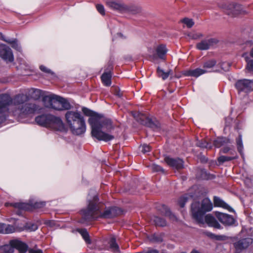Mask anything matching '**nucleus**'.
<instances>
[{"label": "nucleus", "instance_id": "f257e3e1", "mask_svg": "<svg viewBox=\"0 0 253 253\" xmlns=\"http://www.w3.org/2000/svg\"><path fill=\"white\" fill-rule=\"evenodd\" d=\"M88 204L86 209L81 211L83 219L84 221H90L98 218H111L122 214V211L118 207H112L105 210L103 212L101 211L100 204L98 203V198L94 195L91 200L88 198Z\"/></svg>", "mask_w": 253, "mask_h": 253}, {"label": "nucleus", "instance_id": "f03ea898", "mask_svg": "<svg viewBox=\"0 0 253 253\" xmlns=\"http://www.w3.org/2000/svg\"><path fill=\"white\" fill-rule=\"evenodd\" d=\"M65 118L73 134L81 135L85 132L86 130L85 122L79 112L67 111L65 114Z\"/></svg>", "mask_w": 253, "mask_h": 253}, {"label": "nucleus", "instance_id": "7ed1b4c3", "mask_svg": "<svg viewBox=\"0 0 253 253\" xmlns=\"http://www.w3.org/2000/svg\"><path fill=\"white\" fill-rule=\"evenodd\" d=\"M211 202L208 198H205L199 202H195L192 204L191 211L193 218L199 224H204V215L206 212L210 211L212 209Z\"/></svg>", "mask_w": 253, "mask_h": 253}, {"label": "nucleus", "instance_id": "20e7f679", "mask_svg": "<svg viewBox=\"0 0 253 253\" xmlns=\"http://www.w3.org/2000/svg\"><path fill=\"white\" fill-rule=\"evenodd\" d=\"M82 111L85 115L90 117L88 122L91 127V135L93 137L104 140L112 137L111 136L103 134L102 132L98 131L97 124L99 122L98 117H99V114L85 107L82 108Z\"/></svg>", "mask_w": 253, "mask_h": 253}, {"label": "nucleus", "instance_id": "39448f33", "mask_svg": "<svg viewBox=\"0 0 253 253\" xmlns=\"http://www.w3.org/2000/svg\"><path fill=\"white\" fill-rule=\"evenodd\" d=\"M43 101L46 107L58 111L69 110L71 108V105L66 99L54 94L44 96Z\"/></svg>", "mask_w": 253, "mask_h": 253}, {"label": "nucleus", "instance_id": "423d86ee", "mask_svg": "<svg viewBox=\"0 0 253 253\" xmlns=\"http://www.w3.org/2000/svg\"><path fill=\"white\" fill-rule=\"evenodd\" d=\"M11 103L10 95L7 93L0 94V124L6 119L9 104Z\"/></svg>", "mask_w": 253, "mask_h": 253}, {"label": "nucleus", "instance_id": "0eeeda50", "mask_svg": "<svg viewBox=\"0 0 253 253\" xmlns=\"http://www.w3.org/2000/svg\"><path fill=\"white\" fill-rule=\"evenodd\" d=\"M98 118L99 122L97 124L98 131L102 132L103 134L111 136L112 137L107 138L106 140L99 139L98 138H96L99 141H104L105 142L113 139L114 138V136L113 135L106 133L103 131V129H105L107 131H110L114 128L111 120L108 118H104L100 115Z\"/></svg>", "mask_w": 253, "mask_h": 253}, {"label": "nucleus", "instance_id": "6e6552de", "mask_svg": "<svg viewBox=\"0 0 253 253\" xmlns=\"http://www.w3.org/2000/svg\"><path fill=\"white\" fill-rule=\"evenodd\" d=\"M235 85L239 94L246 95L253 90V80H239Z\"/></svg>", "mask_w": 253, "mask_h": 253}, {"label": "nucleus", "instance_id": "1a4fd4ad", "mask_svg": "<svg viewBox=\"0 0 253 253\" xmlns=\"http://www.w3.org/2000/svg\"><path fill=\"white\" fill-rule=\"evenodd\" d=\"M41 107L34 103H25L21 106L18 110L20 114L24 116H28L33 114L40 111Z\"/></svg>", "mask_w": 253, "mask_h": 253}, {"label": "nucleus", "instance_id": "9d476101", "mask_svg": "<svg viewBox=\"0 0 253 253\" xmlns=\"http://www.w3.org/2000/svg\"><path fill=\"white\" fill-rule=\"evenodd\" d=\"M0 57L6 62H12L14 60L12 50L4 44H0Z\"/></svg>", "mask_w": 253, "mask_h": 253}, {"label": "nucleus", "instance_id": "9b49d317", "mask_svg": "<svg viewBox=\"0 0 253 253\" xmlns=\"http://www.w3.org/2000/svg\"><path fill=\"white\" fill-rule=\"evenodd\" d=\"M253 243L252 239L250 238H243L234 242L233 246L235 253H240L246 249Z\"/></svg>", "mask_w": 253, "mask_h": 253}, {"label": "nucleus", "instance_id": "f8f14e48", "mask_svg": "<svg viewBox=\"0 0 253 253\" xmlns=\"http://www.w3.org/2000/svg\"><path fill=\"white\" fill-rule=\"evenodd\" d=\"M165 161L169 167L173 169L179 170L184 168V161L179 158H173L166 157Z\"/></svg>", "mask_w": 253, "mask_h": 253}, {"label": "nucleus", "instance_id": "ddd939ff", "mask_svg": "<svg viewBox=\"0 0 253 253\" xmlns=\"http://www.w3.org/2000/svg\"><path fill=\"white\" fill-rule=\"evenodd\" d=\"M218 42V40L215 38H210L202 40L196 44V47L201 50H208L213 47Z\"/></svg>", "mask_w": 253, "mask_h": 253}, {"label": "nucleus", "instance_id": "4468645a", "mask_svg": "<svg viewBox=\"0 0 253 253\" xmlns=\"http://www.w3.org/2000/svg\"><path fill=\"white\" fill-rule=\"evenodd\" d=\"M225 12L229 15L235 16L244 13L245 11L242 5L238 4L230 3L226 6Z\"/></svg>", "mask_w": 253, "mask_h": 253}, {"label": "nucleus", "instance_id": "2eb2a0df", "mask_svg": "<svg viewBox=\"0 0 253 253\" xmlns=\"http://www.w3.org/2000/svg\"><path fill=\"white\" fill-rule=\"evenodd\" d=\"M11 100V103L9 104L10 105H13L17 107L18 110L19 108L23 106L25 103V102L28 100V96L23 94H19L15 95L13 98L10 96Z\"/></svg>", "mask_w": 253, "mask_h": 253}, {"label": "nucleus", "instance_id": "dca6fc26", "mask_svg": "<svg viewBox=\"0 0 253 253\" xmlns=\"http://www.w3.org/2000/svg\"><path fill=\"white\" fill-rule=\"evenodd\" d=\"M216 216L218 220L225 225L230 226L235 222V219L233 216L226 213L216 212Z\"/></svg>", "mask_w": 253, "mask_h": 253}, {"label": "nucleus", "instance_id": "f3484780", "mask_svg": "<svg viewBox=\"0 0 253 253\" xmlns=\"http://www.w3.org/2000/svg\"><path fill=\"white\" fill-rule=\"evenodd\" d=\"M52 117V115H42L37 117L35 121L40 126L49 127Z\"/></svg>", "mask_w": 253, "mask_h": 253}, {"label": "nucleus", "instance_id": "a211bd4d", "mask_svg": "<svg viewBox=\"0 0 253 253\" xmlns=\"http://www.w3.org/2000/svg\"><path fill=\"white\" fill-rule=\"evenodd\" d=\"M113 68L112 63H109L106 70L107 72H104L101 76V80L103 84L107 86H110L111 84L112 73L111 70Z\"/></svg>", "mask_w": 253, "mask_h": 253}, {"label": "nucleus", "instance_id": "6ab92c4d", "mask_svg": "<svg viewBox=\"0 0 253 253\" xmlns=\"http://www.w3.org/2000/svg\"><path fill=\"white\" fill-rule=\"evenodd\" d=\"M49 128L60 131H63L65 130L64 125L61 119L54 116L52 117V121H51Z\"/></svg>", "mask_w": 253, "mask_h": 253}, {"label": "nucleus", "instance_id": "aec40b11", "mask_svg": "<svg viewBox=\"0 0 253 253\" xmlns=\"http://www.w3.org/2000/svg\"><path fill=\"white\" fill-rule=\"evenodd\" d=\"M10 244L14 248L17 249L19 253H25L28 250V246L26 244L17 239L11 240Z\"/></svg>", "mask_w": 253, "mask_h": 253}, {"label": "nucleus", "instance_id": "412c9836", "mask_svg": "<svg viewBox=\"0 0 253 253\" xmlns=\"http://www.w3.org/2000/svg\"><path fill=\"white\" fill-rule=\"evenodd\" d=\"M204 223H207L209 226L213 227L214 228L220 229L221 225L217 222L216 219L211 214H207L206 216L204 215Z\"/></svg>", "mask_w": 253, "mask_h": 253}, {"label": "nucleus", "instance_id": "4be33fe9", "mask_svg": "<svg viewBox=\"0 0 253 253\" xmlns=\"http://www.w3.org/2000/svg\"><path fill=\"white\" fill-rule=\"evenodd\" d=\"M16 231V228L13 225L0 223V233L8 234Z\"/></svg>", "mask_w": 253, "mask_h": 253}, {"label": "nucleus", "instance_id": "5701e85b", "mask_svg": "<svg viewBox=\"0 0 253 253\" xmlns=\"http://www.w3.org/2000/svg\"><path fill=\"white\" fill-rule=\"evenodd\" d=\"M205 73H207V71L206 70H203V69L201 68H196L194 70L186 71L184 74L186 76H190L197 78Z\"/></svg>", "mask_w": 253, "mask_h": 253}, {"label": "nucleus", "instance_id": "b1692460", "mask_svg": "<svg viewBox=\"0 0 253 253\" xmlns=\"http://www.w3.org/2000/svg\"><path fill=\"white\" fill-rule=\"evenodd\" d=\"M213 202L215 206L222 207L229 211H233L230 206L218 197H214Z\"/></svg>", "mask_w": 253, "mask_h": 253}, {"label": "nucleus", "instance_id": "393cba45", "mask_svg": "<svg viewBox=\"0 0 253 253\" xmlns=\"http://www.w3.org/2000/svg\"><path fill=\"white\" fill-rule=\"evenodd\" d=\"M229 138L224 137H219L215 139L213 141V145L216 148H219L225 144L230 143Z\"/></svg>", "mask_w": 253, "mask_h": 253}, {"label": "nucleus", "instance_id": "a878e982", "mask_svg": "<svg viewBox=\"0 0 253 253\" xmlns=\"http://www.w3.org/2000/svg\"><path fill=\"white\" fill-rule=\"evenodd\" d=\"M156 53L158 56L161 59H164L165 56L167 52V49L166 45H159L156 49Z\"/></svg>", "mask_w": 253, "mask_h": 253}, {"label": "nucleus", "instance_id": "bb28decb", "mask_svg": "<svg viewBox=\"0 0 253 253\" xmlns=\"http://www.w3.org/2000/svg\"><path fill=\"white\" fill-rule=\"evenodd\" d=\"M216 64V61L214 59L208 60L203 63V70H206L207 73L210 72Z\"/></svg>", "mask_w": 253, "mask_h": 253}, {"label": "nucleus", "instance_id": "cd10ccee", "mask_svg": "<svg viewBox=\"0 0 253 253\" xmlns=\"http://www.w3.org/2000/svg\"><path fill=\"white\" fill-rule=\"evenodd\" d=\"M110 248L112 251L115 253H120L119 247L116 241V238L114 237L111 238L109 242Z\"/></svg>", "mask_w": 253, "mask_h": 253}, {"label": "nucleus", "instance_id": "c85d7f7f", "mask_svg": "<svg viewBox=\"0 0 253 253\" xmlns=\"http://www.w3.org/2000/svg\"><path fill=\"white\" fill-rule=\"evenodd\" d=\"M157 73L159 77L162 78L163 80H165L170 75L172 74V71L169 70L168 72H165L163 69L158 67L157 68Z\"/></svg>", "mask_w": 253, "mask_h": 253}, {"label": "nucleus", "instance_id": "c756f323", "mask_svg": "<svg viewBox=\"0 0 253 253\" xmlns=\"http://www.w3.org/2000/svg\"><path fill=\"white\" fill-rule=\"evenodd\" d=\"M238 158V156L237 154L233 155L231 157L225 156H221L218 157V161L220 164H223L225 162H228L232 161L234 159H236Z\"/></svg>", "mask_w": 253, "mask_h": 253}, {"label": "nucleus", "instance_id": "7c9ffc66", "mask_svg": "<svg viewBox=\"0 0 253 253\" xmlns=\"http://www.w3.org/2000/svg\"><path fill=\"white\" fill-rule=\"evenodd\" d=\"M2 40L11 44L12 47L16 50L20 51L21 49L20 45L18 43L16 39L12 40L10 39L6 40L2 39Z\"/></svg>", "mask_w": 253, "mask_h": 253}, {"label": "nucleus", "instance_id": "2f4dec72", "mask_svg": "<svg viewBox=\"0 0 253 253\" xmlns=\"http://www.w3.org/2000/svg\"><path fill=\"white\" fill-rule=\"evenodd\" d=\"M153 220L156 226H165L167 225L166 220L164 218L158 216H154Z\"/></svg>", "mask_w": 253, "mask_h": 253}, {"label": "nucleus", "instance_id": "473e14b6", "mask_svg": "<svg viewBox=\"0 0 253 253\" xmlns=\"http://www.w3.org/2000/svg\"><path fill=\"white\" fill-rule=\"evenodd\" d=\"M78 232H79L81 235L82 236L84 239L85 240V241L88 243H90V240L89 239V236L88 232H87L86 230L85 229H79L77 230Z\"/></svg>", "mask_w": 253, "mask_h": 253}, {"label": "nucleus", "instance_id": "72a5a7b5", "mask_svg": "<svg viewBox=\"0 0 253 253\" xmlns=\"http://www.w3.org/2000/svg\"><path fill=\"white\" fill-rule=\"evenodd\" d=\"M196 145L202 148L211 149L212 148V145L211 143H208L206 140L203 139L197 142Z\"/></svg>", "mask_w": 253, "mask_h": 253}, {"label": "nucleus", "instance_id": "f704fd0d", "mask_svg": "<svg viewBox=\"0 0 253 253\" xmlns=\"http://www.w3.org/2000/svg\"><path fill=\"white\" fill-rule=\"evenodd\" d=\"M163 209L165 210L164 214L166 216H168L172 221L176 220V217L173 213H172L169 209L165 206H163Z\"/></svg>", "mask_w": 253, "mask_h": 253}, {"label": "nucleus", "instance_id": "c9c22d12", "mask_svg": "<svg viewBox=\"0 0 253 253\" xmlns=\"http://www.w3.org/2000/svg\"><path fill=\"white\" fill-rule=\"evenodd\" d=\"M236 143L237 145L238 151L241 154V156L243 157V145L241 135H239L238 138L236 139Z\"/></svg>", "mask_w": 253, "mask_h": 253}, {"label": "nucleus", "instance_id": "e433bc0d", "mask_svg": "<svg viewBox=\"0 0 253 253\" xmlns=\"http://www.w3.org/2000/svg\"><path fill=\"white\" fill-rule=\"evenodd\" d=\"M140 120L139 121L142 124L147 125L149 126H152L153 123L149 118L141 114H140Z\"/></svg>", "mask_w": 253, "mask_h": 253}, {"label": "nucleus", "instance_id": "4c0bfd02", "mask_svg": "<svg viewBox=\"0 0 253 253\" xmlns=\"http://www.w3.org/2000/svg\"><path fill=\"white\" fill-rule=\"evenodd\" d=\"M245 59L247 63L246 68V72H253V59L249 60V58L248 57H246Z\"/></svg>", "mask_w": 253, "mask_h": 253}, {"label": "nucleus", "instance_id": "58836bf2", "mask_svg": "<svg viewBox=\"0 0 253 253\" xmlns=\"http://www.w3.org/2000/svg\"><path fill=\"white\" fill-rule=\"evenodd\" d=\"M181 22L185 24L188 28H191L194 25V22L192 19L186 17L181 20Z\"/></svg>", "mask_w": 253, "mask_h": 253}, {"label": "nucleus", "instance_id": "ea45409f", "mask_svg": "<svg viewBox=\"0 0 253 253\" xmlns=\"http://www.w3.org/2000/svg\"><path fill=\"white\" fill-rule=\"evenodd\" d=\"M106 4L109 7L114 9H119L121 7L119 3L113 1H107Z\"/></svg>", "mask_w": 253, "mask_h": 253}, {"label": "nucleus", "instance_id": "a19ab883", "mask_svg": "<svg viewBox=\"0 0 253 253\" xmlns=\"http://www.w3.org/2000/svg\"><path fill=\"white\" fill-rule=\"evenodd\" d=\"M25 229L29 231H34L38 229V226L35 223H28L25 226Z\"/></svg>", "mask_w": 253, "mask_h": 253}, {"label": "nucleus", "instance_id": "79ce46f5", "mask_svg": "<svg viewBox=\"0 0 253 253\" xmlns=\"http://www.w3.org/2000/svg\"><path fill=\"white\" fill-rule=\"evenodd\" d=\"M128 11L132 14H135L140 13L141 11V8L138 6H132L129 8Z\"/></svg>", "mask_w": 253, "mask_h": 253}, {"label": "nucleus", "instance_id": "37998d69", "mask_svg": "<svg viewBox=\"0 0 253 253\" xmlns=\"http://www.w3.org/2000/svg\"><path fill=\"white\" fill-rule=\"evenodd\" d=\"M2 250L5 253H13L14 247L11 246V245H6L2 247Z\"/></svg>", "mask_w": 253, "mask_h": 253}, {"label": "nucleus", "instance_id": "c03bdc74", "mask_svg": "<svg viewBox=\"0 0 253 253\" xmlns=\"http://www.w3.org/2000/svg\"><path fill=\"white\" fill-rule=\"evenodd\" d=\"M150 168L153 171H161L162 173L165 172V170L161 166L156 164H153L150 166Z\"/></svg>", "mask_w": 253, "mask_h": 253}, {"label": "nucleus", "instance_id": "a18cd8bd", "mask_svg": "<svg viewBox=\"0 0 253 253\" xmlns=\"http://www.w3.org/2000/svg\"><path fill=\"white\" fill-rule=\"evenodd\" d=\"M220 152L223 153H227L230 152L231 155H235L236 154L235 151L232 147H225L220 150Z\"/></svg>", "mask_w": 253, "mask_h": 253}, {"label": "nucleus", "instance_id": "49530a36", "mask_svg": "<svg viewBox=\"0 0 253 253\" xmlns=\"http://www.w3.org/2000/svg\"><path fill=\"white\" fill-rule=\"evenodd\" d=\"M9 205L12 207H14L15 208H18L19 209H24L25 207V206H26L25 204L20 203H11V204L6 203L5 204V205L6 206H8Z\"/></svg>", "mask_w": 253, "mask_h": 253}, {"label": "nucleus", "instance_id": "de8ad7c7", "mask_svg": "<svg viewBox=\"0 0 253 253\" xmlns=\"http://www.w3.org/2000/svg\"><path fill=\"white\" fill-rule=\"evenodd\" d=\"M188 200V197L187 196H184L180 198L178 203L180 207L183 208L185 206V204Z\"/></svg>", "mask_w": 253, "mask_h": 253}, {"label": "nucleus", "instance_id": "09e8293b", "mask_svg": "<svg viewBox=\"0 0 253 253\" xmlns=\"http://www.w3.org/2000/svg\"><path fill=\"white\" fill-rule=\"evenodd\" d=\"M141 151L144 154L149 152L151 150V147L149 145H147L146 144H144L141 146Z\"/></svg>", "mask_w": 253, "mask_h": 253}, {"label": "nucleus", "instance_id": "8fccbe9b", "mask_svg": "<svg viewBox=\"0 0 253 253\" xmlns=\"http://www.w3.org/2000/svg\"><path fill=\"white\" fill-rule=\"evenodd\" d=\"M40 69H41V71H42V72L46 73L47 74H51V75L54 74V73L51 70H50L49 69H48L47 67H46L45 66H44L43 65L40 66Z\"/></svg>", "mask_w": 253, "mask_h": 253}, {"label": "nucleus", "instance_id": "3c124183", "mask_svg": "<svg viewBox=\"0 0 253 253\" xmlns=\"http://www.w3.org/2000/svg\"><path fill=\"white\" fill-rule=\"evenodd\" d=\"M97 11L101 14L105 15V10L103 5L100 4H97L96 5Z\"/></svg>", "mask_w": 253, "mask_h": 253}, {"label": "nucleus", "instance_id": "603ef678", "mask_svg": "<svg viewBox=\"0 0 253 253\" xmlns=\"http://www.w3.org/2000/svg\"><path fill=\"white\" fill-rule=\"evenodd\" d=\"M114 94L119 97H121L123 95V93L120 91V90L119 88H117L115 89Z\"/></svg>", "mask_w": 253, "mask_h": 253}, {"label": "nucleus", "instance_id": "864d4df0", "mask_svg": "<svg viewBox=\"0 0 253 253\" xmlns=\"http://www.w3.org/2000/svg\"><path fill=\"white\" fill-rule=\"evenodd\" d=\"M44 206H45V202H43L36 203L34 205V206L37 208H41L43 207Z\"/></svg>", "mask_w": 253, "mask_h": 253}, {"label": "nucleus", "instance_id": "5fc2aeb1", "mask_svg": "<svg viewBox=\"0 0 253 253\" xmlns=\"http://www.w3.org/2000/svg\"><path fill=\"white\" fill-rule=\"evenodd\" d=\"M29 253H42V252L41 250H34L30 249L28 250Z\"/></svg>", "mask_w": 253, "mask_h": 253}, {"label": "nucleus", "instance_id": "6e6d98bb", "mask_svg": "<svg viewBox=\"0 0 253 253\" xmlns=\"http://www.w3.org/2000/svg\"><path fill=\"white\" fill-rule=\"evenodd\" d=\"M202 37H203V35L202 34L198 33V34H193L191 37L193 39H199Z\"/></svg>", "mask_w": 253, "mask_h": 253}, {"label": "nucleus", "instance_id": "4d7b16f0", "mask_svg": "<svg viewBox=\"0 0 253 253\" xmlns=\"http://www.w3.org/2000/svg\"><path fill=\"white\" fill-rule=\"evenodd\" d=\"M154 240L156 242H162L163 241V239L161 236H154Z\"/></svg>", "mask_w": 253, "mask_h": 253}, {"label": "nucleus", "instance_id": "13d9d810", "mask_svg": "<svg viewBox=\"0 0 253 253\" xmlns=\"http://www.w3.org/2000/svg\"><path fill=\"white\" fill-rule=\"evenodd\" d=\"M148 253H159L156 250H152L148 252Z\"/></svg>", "mask_w": 253, "mask_h": 253}, {"label": "nucleus", "instance_id": "bf43d9fd", "mask_svg": "<svg viewBox=\"0 0 253 253\" xmlns=\"http://www.w3.org/2000/svg\"><path fill=\"white\" fill-rule=\"evenodd\" d=\"M32 91L34 93H39L40 92V91L38 89H32Z\"/></svg>", "mask_w": 253, "mask_h": 253}, {"label": "nucleus", "instance_id": "052dcab7", "mask_svg": "<svg viewBox=\"0 0 253 253\" xmlns=\"http://www.w3.org/2000/svg\"><path fill=\"white\" fill-rule=\"evenodd\" d=\"M250 55L252 57H253V47L252 48V49H251V52H250Z\"/></svg>", "mask_w": 253, "mask_h": 253}, {"label": "nucleus", "instance_id": "680f3d73", "mask_svg": "<svg viewBox=\"0 0 253 253\" xmlns=\"http://www.w3.org/2000/svg\"><path fill=\"white\" fill-rule=\"evenodd\" d=\"M0 38H1V39L2 40V39H4V38L3 35L2 34H1V33H0Z\"/></svg>", "mask_w": 253, "mask_h": 253}, {"label": "nucleus", "instance_id": "e2e57ef3", "mask_svg": "<svg viewBox=\"0 0 253 253\" xmlns=\"http://www.w3.org/2000/svg\"><path fill=\"white\" fill-rule=\"evenodd\" d=\"M185 253V252H182V253Z\"/></svg>", "mask_w": 253, "mask_h": 253}, {"label": "nucleus", "instance_id": "0e129e2a", "mask_svg": "<svg viewBox=\"0 0 253 253\" xmlns=\"http://www.w3.org/2000/svg\"><path fill=\"white\" fill-rule=\"evenodd\" d=\"M148 253V252L147 253Z\"/></svg>", "mask_w": 253, "mask_h": 253}]
</instances>
